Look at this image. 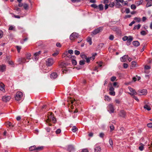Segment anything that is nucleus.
<instances>
[{
    "instance_id": "obj_4",
    "label": "nucleus",
    "mask_w": 152,
    "mask_h": 152,
    "mask_svg": "<svg viewBox=\"0 0 152 152\" xmlns=\"http://www.w3.org/2000/svg\"><path fill=\"white\" fill-rule=\"evenodd\" d=\"M54 61L52 58H49L46 60V65L48 66H51L54 63Z\"/></svg>"
},
{
    "instance_id": "obj_48",
    "label": "nucleus",
    "mask_w": 152,
    "mask_h": 152,
    "mask_svg": "<svg viewBox=\"0 0 152 152\" xmlns=\"http://www.w3.org/2000/svg\"><path fill=\"white\" fill-rule=\"evenodd\" d=\"M131 8L132 10H135L136 7L134 4H132L131 6Z\"/></svg>"
},
{
    "instance_id": "obj_37",
    "label": "nucleus",
    "mask_w": 152,
    "mask_h": 152,
    "mask_svg": "<svg viewBox=\"0 0 152 152\" xmlns=\"http://www.w3.org/2000/svg\"><path fill=\"white\" fill-rule=\"evenodd\" d=\"M110 132L113 131L114 129V127L112 124H111L110 125Z\"/></svg>"
},
{
    "instance_id": "obj_50",
    "label": "nucleus",
    "mask_w": 152,
    "mask_h": 152,
    "mask_svg": "<svg viewBox=\"0 0 152 152\" xmlns=\"http://www.w3.org/2000/svg\"><path fill=\"white\" fill-rule=\"evenodd\" d=\"M61 130L60 129H57L56 132V134H59L61 133Z\"/></svg>"
},
{
    "instance_id": "obj_14",
    "label": "nucleus",
    "mask_w": 152,
    "mask_h": 152,
    "mask_svg": "<svg viewBox=\"0 0 152 152\" xmlns=\"http://www.w3.org/2000/svg\"><path fill=\"white\" fill-rule=\"evenodd\" d=\"M41 53V52L40 51L38 52H37L34 54V56H35L34 58L36 61L38 60L37 56L39 55V54H40Z\"/></svg>"
},
{
    "instance_id": "obj_52",
    "label": "nucleus",
    "mask_w": 152,
    "mask_h": 152,
    "mask_svg": "<svg viewBox=\"0 0 152 152\" xmlns=\"http://www.w3.org/2000/svg\"><path fill=\"white\" fill-rule=\"evenodd\" d=\"M141 35H145L146 34V33L145 31H142L140 32Z\"/></svg>"
},
{
    "instance_id": "obj_61",
    "label": "nucleus",
    "mask_w": 152,
    "mask_h": 152,
    "mask_svg": "<svg viewBox=\"0 0 152 152\" xmlns=\"http://www.w3.org/2000/svg\"><path fill=\"white\" fill-rule=\"evenodd\" d=\"M58 54V51H57L54 53L52 54V56H56Z\"/></svg>"
},
{
    "instance_id": "obj_35",
    "label": "nucleus",
    "mask_w": 152,
    "mask_h": 152,
    "mask_svg": "<svg viewBox=\"0 0 152 152\" xmlns=\"http://www.w3.org/2000/svg\"><path fill=\"white\" fill-rule=\"evenodd\" d=\"M62 72L63 73H66L68 72V71L67 69L66 68H64L62 69Z\"/></svg>"
},
{
    "instance_id": "obj_22",
    "label": "nucleus",
    "mask_w": 152,
    "mask_h": 152,
    "mask_svg": "<svg viewBox=\"0 0 152 152\" xmlns=\"http://www.w3.org/2000/svg\"><path fill=\"white\" fill-rule=\"evenodd\" d=\"M36 147L35 145L31 146L29 148V150L30 151H32L34 150L36 151Z\"/></svg>"
},
{
    "instance_id": "obj_27",
    "label": "nucleus",
    "mask_w": 152,
    "mask_h": 152,
    "mask_svg": "<svg viewBox=\"0 0 152 152\" xmlns=\"http://www.w3.org/2000/svg\"><path fill=\"white\" fill-rule=\"evenodd\" d=\"M141 145L140 146H139V149L141 151H142L144 149V145L142 144L141 143L140 144Z\"/></svg>"
},
{
    "instance_id": "obj_9",
    "label": "nucleus",
    "mask_w": 152,
    "mask_h": 152,
    "mask_svg": "<svg viewBox=\"0 0 152 152\" xmlns=\"http://www.w3.org/2000/svg\"><path fill=\"white\" fill-rule=\"evenodd\" d=\"M108 111H109L110 113H113L114 111V106L112 104H109L108 105Z\"/></svg>"
},
{
    "instance_id": "obj_18",
    "label": "nucleus",
    "mask_w": 152,
    "mask_h": 152,
    "mask_svg": "<svg viewBox=\"0 0 152 152\" xmlns=\"http://www.w3.org/2000/svg\"><path fill=\"white\" fill-rule=\"evenodd\" d=\"M137 63L135 61H133L132 62V65L130 66L131 69H132L135 67Z\"/></svg>"
},
{
    "instance_id": "obj_43",
    "label": "nucleus",
    "mask_w": 152,
    "mask_h": 152,
    "mask_svg": "<svg viewBox=\"0 0 152 152\" xmlns=\"http://www.w3.org/2000/svg\"><path fill=\"white\" fill-rule=\"evenodd\" d=\"M15 26H9V30H14Z\"/></svg>"
},
{
    "instance_id": "obj_46",
    "label": "nucleus",
    "mask_w": 152,
    "mask_h": 152,
    "mask_svg": "<svg viewBox=\"0 0 152 152\" xmlns=\"http://www.w3.org/2000/svg\"><path fill=\"white\" fill-rule=\"evenodd\" d=\"M109 94L110 95L113 96H115V93L114 91H110L109 92Z\"/></svg>"
},
{
    "instance_id": "obj_41",
    "label": "nucleus",
    "mask_w": 152,
    "mask_h": 152,
    "mask_svg": "<svg viewBox=\"0 0 152 152\" xmlns=\"http://www.w3.org/2000/svg\"><path fill=\"white\" fill-rule=\"evenodd\" d=\"M109 142L110 145L112 147L113 145V143L112 140L111 139H110Z\"/></svg>"
},
{
    "instance_id": "obj_33",
    "label": "nucleus",
    "mask_w": 152,
    "mask_h": 152,
    "mask_svg": "<svg viewBox=\"0 0 152 152\" xmlns=\"http://www.w3.org/2000/svg\"><path fill=\"white\" fill-rule=\"evenodd\" d=\"M59 66L61 67H64L66 66V64L62 62L59 65Z\"/></svg>"
},
{
    "instance_id": "obj_12",
    "label": "nucleus",
    "mask_w": 152,
    "mask_h": 152,
    "mask_svg": "<svg viewBox=\"0 0 152 152\" xmlns=\"http://www.w3.org/2000/svg\"><path fill=\"white\" fill-rule=\"evenodd\" d=\"M26 59L25 58H19L18 59V61L20 63H24L28 61H26Z\"/></svg>"
},
{
    "instance_id": "obj_32",
    "label": "nucleus",
    "mask_w": 152,
    "mask_h": 152,
    "mask_svg": "<svg viewBox=\"0 0 152 152\" xmlns=\"http://www.w3.org/2000/svg\"><path fill=\"white\" fill-rule=\"evenodd\" d=\"M23 7L26 10H27L28 8V5L26 4H23Z\"/></svg>"
},
{
    "instance_id": "obj_20",
    "label": "nucleus",
    "mask_w": 152,
    "mask_h": 152,
    "mask_svg": "<svg viewBox=\"0 0 152 152\" xmlns=\"http://www.w3.org/2000/svg\"><path fill=\"white\" fill-rule=\"evenodd\" d=\"M148 2L146 5V7H149L151 6L152 5V0H149L148 1Z\"/></svg>"
},
{
    "instance_id": "obj_6",
    "label": "nucleus",
    "mask_w": 152,
    "mask_h": 152,
    "mask_svg": "<svg viewBox=\"0 0 152 152\" xmlns=\"http://www.w3.org/2000/svg\"><path fill=\"white\" fill-rule=\"evenodd\" d=\"M11 99V97L10 96H4L2 97V100L5 102L9 101Z\"/></svg>"
},
{
    "instance_id": "obj_47",
    "label": "nucleus",
    "mask_w": 152,
    "mask_h": 152,
    "mask_svg": "<svg viewBox=\"0 0 152 152\" xmlns=\"http://www.w3.org/2000/svg\"><path fill=\"white\" fill-rule=\"evenodd\" d=\"M85 63V61L84 60H81L79 62V64L80 65H83Z\"/></svg>"
},
{
    "instance_id": "obj_23",
    "label": "nucleus",
    "mask_w": 152,
    "mask_h": 152,
    "mask_svg": "<svg viewBox=\"0 0 152 152\" xmlns=\"http://www.w3.org/2000/svg\"><path fill=\"white\" fill-rule=\"evenodd\" d=\"M144 109L147 110L148 111H149L151 110V108L147 104L145 105L144 106Z\"/></svg>"
},
{
    "instance_id": "obj_25",
    "label": "nucleus",
    "mask_w": 152,
    "mask_h": 152,
    "mask_svg": "<svg viewBox=\"0 0 152 152\" xmlns=\"http://www.w3.org/2000/svg\"><path fill=\"white\" fill-rule=\"evenodd\" d=\"M26 59H31V55L30 53H28L26 55Z\"/></svg>"
},
{
    "instance_id": "obj_13",
    "label": "nucleus",
    "mask_w": 152,
    "mask_h": 152,
    "mask_svg": "<svg viewBox=\"0 0 152 152\" xmlns=\"http://www.w3.org/2000/svg\"><path fill=\"white\" fill-rule=\"evenodd\" d=\"M58 75L56 72H53L50 75V77L51 79H54L58 77Z\"/></svg>"
},
{
    "instance_id": "obj_44",
    "label": "nucleus",
    "mask_w": 152,
    "mask_h": 152,
    "mask_svg": "<svg viewBox=\"0 0 152 152\" xmlns=\"http://www.w3.org/2000/svg\"><path fill=\"white\" fill-rule=\"evenodd\" d=\"M104 135V133L103 132L100 133L99 134V136L102 138H103Z\"/></svg>"
},
{
    "instance_id": "obj_11",
    "label": "nucleus",
    "mask_w": 152,
    "mask_h": 152,
    "mask_svg": "<svg viewBox=\"0 0 152 152\" xmlns=\"http://www.w3.org/2000/svg\"><path fill=\"white\" fill-rule=\"evenodd\" d=\"M67 150L69 152H72L74 151L75 148L73 145H69L67 147Z\"/></svg>"
},
{
    "instance_id": "obj_15",
    "label": "nucleus",
    "mask_w": 152,
    "mask_h": 152,
    "mask_svg": "<svg viewBox=\"0 0 152 152\" xmlns=\"http://www.w3.org/2000/svg\"><path fill=\"white\" fill-rule=\"evenodd\" d=\"M120 116L123 118H125L126 116V112L123 110L120 111Z\"/></svg>"
},
{
    "instance_id": "obj_17",
    "label": "nucleus",
    "mask_w": 152,
    "mask_h": 152,
    "mask_svg": "<svg viewBox=\"0 0 152 152\" xmlns=\"http://www.w3.org/2000/svg\"><path fill=\"white\" fill-rule=\"evenodd\" d=\"M6 69V66L4 65L0 66V71L1 72H4L5 71Z\"/></svg>"
},
{
    "instance_id": "obj_51",
    "label": "nucleus",
    "mask_w": 152,
    "mask_h": 152,
    "mask_svg": "<svg viewBox=\"0 0 152 152\" xmlns=\"http://www.w3.org/2000/svg\"><path fill=\"white\" fill-rule=\"evenodd\" d=\"M122 39L124 41H125L126 40L127 41L128 39V37L126 36H124L123 37Z\"/></svg>"
},
{
    "instance_id": "obj_3",
    "label": "nucleus",
    "mask_w": 152,
    "mask_h": 152,
    "mask_svg": "<svg viewBox=\"0 0 152 152\" xmlns=\"http://www.w3.org/2000/svg\"><path fill=\"white\" fill-rule=\"evenodd\" d=\"M79 35L77 33L73 32L71 34L69 38L71 40H73L79 37Z\"/></svg>"
},
{
    "instance_id": "obj_28",
    "label": "nucleus",
    "mask_w": 152,
    "mask_h": 152,
    "mask_svg": "<svg viewBox=\"0 0 152 152\" xmlns=\"http://www.w3.org/2000/svg\"><path fill=\"white\" fill-rule=\"evenodd\" d=\"M78 129L75 126H73L72 129V131L74 132H75Z\"/></svg>"
},
{
    "instance_id": "obj_62",
    "label": "nucleus",
    "mask_w": 152,
    "mask_h": 152,
    "mask_svg": "<svg viewBox=\"0 0 152 152\" xmlns=\"http://www.w3.org/2000/svg\"><path fill=\"white\" fill-rule=\"evenodd\" d=\"M117 3L120 2L123 3L124 2V0H115Z\"/></svg>"
},
{
    "instance_id": "obj_39",
    "label": "nucleus",
    "mask_w": 152,
    "mask_h": 152,
    "mask_svg": "<svg viewBox=\"0 0 152 152\" xmlns=\"http://www.w3.org/2000/svg\"><path fill=\"white\" fill-rule=\"evenodd\" d=\"M16 47L18 53H19L21 48V47L18 46H17Z\"/></svg>"
},
{
    "instance_id": "obj_57",
    "label": "nucleus",
    "mask_w": 152,
    "mask_h": 152,
    "mask_svg": "<svg viewBox=\"0 0 152 152\" xmlns=\"http://www.w3.org/2000/svg\"><path fill=\"white\" fill-rule=\"evenodd\" d=\"M91 6L92 7L94 8H97L98 7V6L94 4H91Z\"/></svg>"
},
{
    "instance_id": "obj_26",
    "label": "nucleus",
    "mask_w": 152,
    "mask_h": 152,
    "mask_svg": "<svg viewBox=\"0 0 152 152\" xmlns=\"http://www.w3.org/2000/svg\"><path fill=\"white\" fill-rule=\"evenodd\" d=\"M43 148H44V147L43 146H39V147H36V151H40L42 150V149H43Z\"/></svg>"
},
{
    "instance_id": "obj_54",
    "label": "nucleus",
    "mask_w": 152,
    "mask_h": 152,
    "mask_svg": "<svg viewBox=\"0 0 152 152\" xmlns=\"http://www.w3.org/2000/svg\"><path fill=\"white\" fill-rule=\"evenodd\" d=\"M128 66V64L126 63H125L123 64V67L124 68H127Z\"/></svg>"
},
{
    "instance_id": "obj_55",
    "label": "nucleus",
    "mask_w": 152,
    "mask_h": 152,
    "mask_svg": "<svg viewBox=\"0 0 152 152\" xmlns=\"http://www.w3.org/2000/svg\"><path fill=\"white\" fill-rule=\"evenodd\" d=\"M114 38V36L112 35H111L109 37V39L110 40H112Z\"/></svg>"
},
{
    "instance_id": "obj_64",
    "label": "nucleus",
    "mask_w": 152,
    "mask_h": 152,
    "mask_svg": "<svg viewBox=\"0 0 152 152\" xmlns=\"http://www.w3.org/2000/svg\"><path fill=\"white\" fill-rule=\"evenodd\" d=\"M81 152H88V151L87 149H84L82 150Z\"/></svg>"
},
{
    "instance_id": "obj_40",
    "label": "nucleus",
    "mask_w": 152,
    "mask_h": 152,
    "mask_svg": "<svg viewBox=\"0 0 152 152\" xmlns=\"http://www.w3.org/2000/svg\"><path fill=\"white\" fill-rule=\"evenodd\" d=\"M72 64L74 65H75L77 64V61L75 60H72Z\"/></svg>"
},
{
    "instance_id": "obj_56",
    "label": "nucleus",
    "mask_w": 152,
    "mask_h": 152,
    "mask_svg": "<svg viewBox=\"0 0 152 152\" xmlns=\"http://www.w3.org/2000/svg\"><path fill=\"white\" fill-rule=\"evenodd\" d=\"M116 79V77L115 76L112 77L110 79V80L111 81H113L115 80Z\"/></svg>"
},
{
    "instance_id": "obj_45",
    "label": "nucleus",
    "mask_w": 152,
    "mask_h": 152,
    "mask_svg": "<svg viewBox=\"0 0 152 152\" xmlns=\"http://www.w3.org/2000/svg\"><path fill=\"white\" fill-rule=\"evenodd\" d=\"M133 40V38L131 36H129L128 37L127 41L131 42Z\"/></svg>"
},
{
    "instance_id": "obj_34",
    "label": "nucleus",
    "mask_w": 152,
    "mask_h": 152,
    "mask_svg": "<svg viewBox=\"0 0 152 152\" xmlns=\"http://www.w3.org/2000/svg\"><path fill=\"white\" fill-rule=\"evenodd\" d=\"M7 126H12L13 127L14 126L13 125H12V123L10 122H8L6 123Z\"/></svg>"
},
{
    "instance_id": "obj_53",
    "label": "nucleus",
    "mask_w": 152,
    "mask_h": 152,
    "mask_svg": "<svg viewBox=\"0 0 152 152\" xmlns=\"http://www.w3.org/2000/svg\"><path fill=\"white\" fill-rule=\"evenodd\" d=\"M75 53L77 55H78L80 54V52L77 50H75Z\"/></svg>"
},
{
    "instance_id": "obj_16",
    "label": "nucleus",
    "mask_w": 152,
    "mask_h": 152,
    "mask_svg": "<svg viewBox=\"0 0 152 152\" xmlns=\"http://www.w3.org/2000/svg\"><path fill=\"white\" fill-rule=\"evenodd\" d=\"M128 58V55H125L120 58L121 61L122 62H125L126 59Z\"/></svg>"
},
{
    "instance_id": "obj_29",
    "label": "nucleus",
    "mask_w": 152,
    "mask_h": 152,
    "mask_svg": "<svg viewBox=\"0 0 152 152\" xmlns=\"http://www.w3.org/2000/svg\"><path fill=\"white\" fill-rule=\"evenodd\" d=\"M87 42L89 43L90 45H91L92 44V41L91 38L90 37H88L87 39Z\"/></svg>"
},
{
    "instance_id": "obj_31",
    "label": "nucleus",
    "mask_w": 152,
    "mask_h": 152,
    "mask_svg": "<svg viewBox=\"0 0 152 152\" xmlns=\"http://www.w3.org/2000/svg\"><path fill=\"white\" fill-rule=\"evenodd\" d=\"M143 2L142 0H141L138 1H137L136 2V4L137 5L139 6L140 4H141Z\"/></svg>"
},
{
    "instance_id": "obj_58",
    "label": "nucleus",
    "mask_w": 152,
    "mask_h": 152,
    "mask_svg": "<svg viewBox=\"0 0 152 152\" xmlns=\"http://www.w3.org/2000/svg\"><path fill=\"white\" fill-rule=\"evenodd\" d=\"M150 68L151 67L149 66L146 65L145 66V69H150Z\"/></svg>"
},
{
    "instance_id": "obj_42",
    "label": "nucleus",
    "mask_w": 152,
    "mask_h": 152,
    "mask_svg": "<svg viewBox=\"0 0 152 152\" xmlns=\"http://www.w3.org/2000/svg\"><path fill=\"white\" fill-rule=\"evenodd\" d=\"M134 19L138 22H140L141 20V19L140 18L135 17Z\"/></svg>"
},
{
    "instance_id": "obj_21",
    "label": "nucleus",
    "mask_w": 152,
    "mask_h": 152,
    "mask_svg": "<svg viewBox=\"0 0 152 152\" xmlns=\"http://www.w3.org/2000/svg\"><path fill=\"white\" fill-rule=\"evenodd\" d=\"M0 90L1 91H2L3 92H4L5 91V90L4 89V84L1 83L0 86Z\"/></svg>"
},
{
    "instance_id": "obj_7",
    "label": "nucleus",
    "mask_w": 152,
    "mask_h": 152,
    "mask_svg": "<svg viewBox=\"0 0 152 152\" xmlns=\"http://www.w3.org/2000/svg\"><path fill=\"white\" fill-rule=\"evenodd\" d=\"M103 30V28L102 27H99L95 29L92 32V33L94 34H96L97 33L102 31Z\"/></svg>"
},
{
    "instance_id": "obj_59",
    "label": "nucleus",
    "mask_w": 152,
    "mask_h": 152,
    "mask_svg": "<svg viewBox=\"0 0 152 152\" xmlns=\"http://www.w3.org/2000/svg\"><path fill=\"white\" fill-rule=\"evenodd\" d=\"M125 12H126L128 14V13H129L130 12V10L129 8H127L125 10Z\"/></svg>"
},
{
    "instance_id": "obj_24",
    "label": "nucleus",
    "mask_w": 152,
    "mask_h": 152,
    "mask_svg": "<svg viewBox=\"0 0 152 152\" xmlns=\"http://www.w3.org/2000/svg\"><path fill=\"white\" fill-rule=\"evenodd\" d=\"M104 100L105 101L110 102L111 100V98H110L109 96H104Z\"/></svg>"
},
{
    "instance_id": "obj_8",
    "label": "nucleus",
    "mask_w": 152,
    "mask_h": 152,
    "mask_svg": "<svg viewBox=\"0 0 152 152\" xmlns=\"http://www.w3.org/2000/svg\"><path fill=\"white\" fill-rule=\"evenodd\" d=\"M94 152H101V147L97 145H96L94 146Z\"/></svg>"
},
{
    "instance_id": "obj_30",
    "label": "nucleus",
    "mask_w": 152,
    "mask_h": 152,
    "mask_svg": "<svg viewBox=\"0 0 152 152\" xmlns=\"http://www.w3.org/2000/svg\"><path fill=\"white\" fill-rule=\"evenodd\" d=\"M141 26V25L140 24H138L137 25L135 26L133 28V29L134 30L136 29H139Z\"/></svg>"
},
{
    "instance_id": "obj_19",
    "label": "nucleus",
    "mask_w": 152,
    "mask_h": 152,
    "mask_svg": "<svg viewBox=\"0 0 152 152\" xmlns=\"http://www.w3.org/2000/svg\"><path fill=\"white\" fill-rule=\"evenodd\" d=\"M132 44L135 47H137L139 46L140 45L139 42L137 41H133L132 42Z\"/></svg>"
},
{
    "instance_id": "obj_1",
    "label": "nucleus",
    "mask_w": 152,
    "mask_h": 152,
    "mask_svg": "<svg viewBox=\"0 0 152 152\" xmlns=\"http://www.w3.org/2000/svg\"><path fill=\"white\" fill-rule=\"evenodd\" d=\"M23 93L21 91H18L15 96V99L17 101H19L23 99Z\"/></svg>"
},
{
    "instance_id": "obj_60",
    "label": "nucleus",
    "mask_w": 152,
    "mask_h": 152,
    "mask_svg": "<svg viewBox=\"0 0 152 152\" xmlns=\"http://www.w3.org/2000/svg\"><path fill=\"white\" fill-rule=\"evenodd\" d=\"M147 126L149 128H152V123H149L148 124Z\"/></svg>"
},
{
    "instance_id": "obj_10",
    "label": "nucleus",
    "mask_w": 152,
    "mask_h": 152,
    "mask_svg": "<svg viewBox=\"0 0 152 152\" xmlns=\"http://www.w3.org/2000/svg\"><path fill=\"white\" fill-rule=\"evenodd\" d=\"M138 92L139 95H144L147 94V90L145 89L139 90Z\"/></svg>"
},
{
    "instance_id": "obj_5",
    "label": "nucleus",
    "mask_w": 152,
    "mask_h": 152,
    "mask_svg": "<svg viewBox=\"0 0 152 152\" xmlns=\"http://www.w3.org/2000/svg\"><path fill=\"white\" fill-rule=\"evenodd\" d=\"M130 91L132 93L129 92L128 93L131 96H134V95H136L137 93L135 91L134 89L131 88L129 86L128 87Z\"/></svg>"
},
{
    "instance_id": "obj_49",
    "label": "nucleus",
    "mask_w": 152,
    "mask_h": 152,
    "mask_svg": "<svg viewBox=\"0 0 152 152\" xmlns=\"http://www.w3.org/2000/svg\"><path fill=\"white\" fill-rule=\"evenodd\" d=\"M115 5V4L113 2L109 4V6L111 7H113Z\"/></svg>"
},
{
    "instance_id": "obj_36",
    "label": "nucleus",
    "mask_w": 152,
    "mask_h": 152,
    "mask_svg": "<svg viewBox=\"0 0 152 152\" xmlns=\"http://www.w3.org/2000/svg\"><path fill=\"white\" fill-rule=\"evenodd\" d=\"M98 7L100 10H102L103 9V5L102 4H99Z\"/></svg>"
},
{
    "instance_id": "obj_38",
    "label": "nucleus",
    "mask_w": 152,
    "mask_h": 152,
    "mask_svg": "<svg viewBox=\"0 0 152 152\" xmlns=\"http://www.w3.org/2000/svg\"><path fill=\"white\" fill-rule=\"evenodd\" d=\"M81 57L83 59L86 58V56L84 54L81 53L80 55Z\"/></svg>"
},
{
    "instance_id": "obj_2",
    "label": "nucleus",
    "mask_w": 152,
    "mask_h": 152,
    "mask_svg": "<svg viewBox=\"0 0 152 152\" xmlns=\"http://www.w3.org/2000/svg\"><path fill=\"white\" fill-rule=\"evenodd\" d=\"M52 113H50V115L48 117V119L46 121V122L48 124V125L50 126H51V124L48 123L51 119L52 120L53 123H56V118L53 116L52 115Z\"/></svg>"
},
{
    "instance_id": "obj_63",
    "label": "nucleus",
    "mask_w": 152,
    "mask_h": 152,
    "mask_svg": "<svg viewBox=\"0 0 152 152\" xmlns=\"http://www.w3.org/2000/svg\"><path fill=\"white\" fill-rule=\"evenodd\" d=\"M133 96V97L137 101L139 102V99H138L137 97L136 96H135L134 95V96Z\"/></svg>"
}]
</instances>
